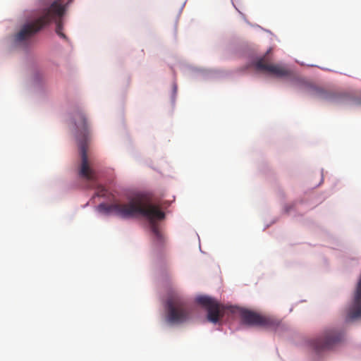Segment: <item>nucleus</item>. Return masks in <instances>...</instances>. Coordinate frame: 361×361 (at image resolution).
<instances>
[{"label":"nucleus","mask_w":361,"mask_h":361,"mask_svg":"<svg viewBox=\"0 0 361 361\" xmlns=\"http://www.w3.org/2000/svg\"><path fill=\"white\" fill-rule=\"evenodd\" d=\"M166 321L171 324H180L188 321L192 309L178 294L171 295L166 301Z\"/></svg>","instance_id":"nucleus-4"},{"label":"nucleus","mask_w":361,"mask_h":361,"mask_svg":"<svg viewBox=\"0 0 361 361\" xmlns=\"http://www.w3.org/2000/svg\"><path fill=\"white\" fill-rule=\"evenodd\" d=\"M72 0H56L49 8L43 9L40 15L33 22L27 23L23 26L21 30L16 35L17 42H22L28 39L39 31L43 27L55 21L56 32L61 38L66 39V35L62 32L63 25L61 18L64 15L66 7Z\"/></svg>","instance_id":"nucleus-2"},{"label":"nucleus","mask_w":361,"mask_h":361,"mask_svg":"<svg viewBox=\"0 0 361 361\" xmlns=\"http://www.w3.org/2000/svg\"><path fill=\"white\" fill-rule=\"evenodd\" d=\"M75 124L81 136V137L78 138L81 154V165L79 170V175L85 180L92 182V185H90V187H94L96 186L94 183L96 180V173L90 166L88 162L87 143L89 131L86 118L82 113H78L76 115Z\"/></svg>","instance_id":"nucleus-3"},{"label":"nucleus","mask_w":361,"mask_h":361,"mask_svg":"<svg viewBox=\"0 0 361 361\" xmlns=\"http://www.w3.org/2000/svg\"><path fill=\"white\" fill-rule=\"evenodd\" d=\"M98 209L101 212L112 213L123 219H130L140 214L149 220L154 235L158 239L161 238V235L155 223L164 219L165 214L159 206L154 204L150 198L144 194H136L127 202L116 200L109 204H100Z\"/></svg>","instance_id":"nucleus-1"},{"label":"nucleus","mask_w":361,"mask_h":361,"mask_svg":"<svg viewBox=\"0 0 361 361\" xmlns=\"http://www.w3.org/2000/svg\"><path fill=\"white\" fill-rule=\"evenodd\" d=\"M343 338V333L334 329H327L320 337L312 341V346L317 352H321L332 348L341 342Z\"/></svg>","instance_id":"nucleus-6"},{"label":"nucleus","mask_w":361,"mask_h":361,"mask_svg":"<svg viewBox=\"0 0 361 361\" xmlns=\"http://www.w3.org/2000/svg\"><path fill=\"white\" fill-rule=\"evenodd\" d=\"M240 317L243 323L245 324L262 326L271 330H275L280 324L279 321L274 317L262 315L248 310H241Z\"/></svg>","instance_id":"nucleus-5"},{"label":"nucleus","mask_w":361,"mask_h":361,"mask_svg":"<svg viewBox=\"0 0 361 361\" xmlns=\"http://www.w3.org/2000/svg\"><path fill=\"white\" fill-rule=\"evenodd\" d=\"M314 94H315L316 97H317L318 98H321V99H326L328 97L327 92L322 89L315 90Z\"/></svg>","instance_id":"nucleus-9"},{"label":"nucleus","mask_w":361,"mask_h":361,"mask_svg":"<svg viewBox=\"0 0 361 361\" xmlns=\"http://www.w3.org/2000/svg\"><path fill=\"white\" fill-rule=\"evenodd\" d=\"M255 68L258 71H264L277 78L290 76L291 71L286 66L279 63H272L267 56L258 59L255 63Z\"/></svg>","instance_id":"nucleus-8"},{"label":"nucleus","mask_w":361,"mask_h":361,"mask_svg":"<svg viewBox=\"0 0 361 361\" xmlns=\"http://www.w3.org/2000/svg\"><path fill=\"white\" fill-rule=\"evenodd\" d=\"M196 302L207 309L209 322L216 324L224 317V307L214 298L201 295L196 298Z\"/></svg>","instance_id":"nucleus-7"},{"label":"nucleus","mask_w":361,"mask_h":361,"mask_svg":"<svg viewBox=\"0 0 361 361\" xmlns=\"http://www.w3.org/2000/svg\"><path fill=\"white\" fill-rule=\"evenodd\" d=\"M96 195L97 196L104 197L106 195V190L102 185H97Z\"/></svg>","instance_id":"nucleus-10"}]
</instances>
